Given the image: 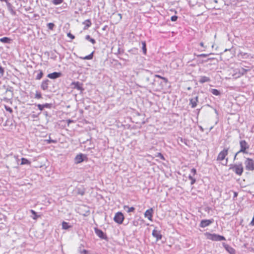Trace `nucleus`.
Returning a JSON list of instances; mask_svg holds the SVG:
<instances>
[{"instance_id": "obj_20", "label": "nucleus", "mask_w": 254, "mask_h": 254, "mask_svg": "<svg viewBox=\"0 0 254 254\" xmlns=\"http://www.w3.org/2000/svg\"><path fill=\"white\" fill-rule=\"evenodd\" d=\"M211 80L210 78L205 76H202L200 77V79L198 81L199 83L203 84L205 82H210Z\"/></svg>"}, {"instance_id": "obj_7", "label": "nucleus", "mask_w": 254, "mask_h": 254, "mask_svg": "<svg viewBox=\"0 0 254 254\" xmlns=\"http://www.w3.org/2000/svg\"><path fill=\"white\" fill-rule=\"evenodd\" d=\"M229 148H224L219 154L217 157V161H222L225 159L226 156L228 154Z\"/></svg>"}, {"instance_id": "obj_35", "label": "nucleus", "mask_w": 254, "mask_h": 254, "mask_svg": "<svg viewBox=\"0 0 254 254\" xmlns=\"http://www.w3.org/2000/svg\"><path fill=\"white\" fill-rule=\"evenodd\" d=\"M43 114L46 117L47 122L48 123L49 122V119L51 117V116L49 115V114L47 111L43 112Z\"/></svg>"}, {"instance_id": "obj_5", "label": "nucleus", "mask_w": 254, "mask_h": 254, "mask_svg": "<svg viewBox=\"0 0 254 254\" xmlns=\"http://www.w3.org/2000/svg\"><path fill=\"white\" fill-rule=\"evenodd\" d=\"M248 69H245L243 67L240 68H238L235 70V73L233 74V76H234L235 78H239L241 77L242 75H244L245 74L247 71H248Z\"/></svg>"}, {"instance_id": "obj_38", "label": "nucleus", "mask_w": 254, "mask_h": 254, "mask_svg": "<svg viewBox=\"0 0 254 254\" xmlns=\"http://www.w3.org/2000/svg\"><path fill=\"white\" fill-rule=\"evenodd\" d=\"M44 108H48V109H51L53 104H49V103H45L44 104H43Z\"/></svg>"}, {"instance_id": "obj_32", "label": "nucleus", "mask_w": 254, "mask_h": 254, "mask_svg": "<svg viewBox=\"0 0 254 254\" xmlns=\"http://www.w3.org/2000/svg\"><path fill=\"white\" fill-rule=\"evenodd\" d=\"M43 76V72L42 70L39 71V73L37 75L36 77V80H40L41 79Z\"/></svg>"}, {"instance_id": "obj_6", "label": "nucleus", "mask_w": 254, "mask_h": 254, "mask_svg": "<svg viewBox=\"0 0 254 254\" xmlns=\"http://www.w3.org/2000/svg\"><path fill=\"white\" fill-rule=\"evenodd\" d=\"M124 218V216L123 213L121 212H118L117 213H116L114 216V220L116 223L119 224H121L123 223Z\"/></svg>"}, {"instance_id": "obj_37", "label": "nucleus", "mask_w": 254, "mask_h": 254, "mask_svg": "<svg viewBox=\"0 0 254 254\" xmlns=\"http://www.w3.org/2000/svg\"><path fill=\"white\" fill-rule=\"evenodd\" d=\"M55 24L53 23H49L47 24V27L50 30H53Z\"/></svg>"}, {"instance_id": "obj_42", "label": "nucleus", "mask_w": 254, "mask_h": 254, "mask_svg": "<svg viewBox=\"0 0 254 254\" xmlns=\"http://www.w3.org/2000/svg\"><path fill=\"white\" fill-rule=\"evenodd\" d=\"M4 73V69L3 68L0 66V77L3 76Z\"/></svg>"}, {"instance_id": "obj_53", "label": "nucleus", "mask_w": 254, "mask_h": 254, "mask_svg": "<svg viewBox=\"0 0 254 254\" xmlns=\"http://www.w3.org/2000/svg\"><path fill=\"white\" fill-rule=\"evenodd\" d=\"M32 117L33 118H37V117H38V115H33L32 116Z\"/></svg>"}, {"instance_id": "obj_61", "label": "nucleus", "mask_w": 254, "mask_h": 254, "mask_svg": "<svg viewBox=\"0 0 254 254\" xmlns=\"http://www.w3.org/2000/svg\"><path fill=\"white\" fill-rule=\"evenodd\" d=\"M133 225H134V226H136V225H137L136 224V223H135V222H133Z\"/></svg>"}, {"instance_id": "obj_10", "label": "nucleus", "mask_w": 254, "mask_h": 254, "mask_svg": "<svg viewBox=\"0 0 254 254\" xmlns=\"http://www.w3.org/2000/svg\"><path fill=\"white\" fill-rule=\"evenodd\" d=\"M94 231L95 234L101 239L103 240H107V236L106 234L101 230L97 228H94Z\"/></svg>"}, {"instance_id": "obj_17", "label": "nucleus", "mask_w": 254, "mask_h": 254, "mask_svg": "<svg viewBox=\"0 0 254 254\" xmlns=\"http://www.w3.org/2000/svg\"><path fill=\"white\" fill-rule=\"evenodd\" d=\"M223 246L225 250L230 254H235V250L231 247L230 246L226 244L225 243L223 244Z\"/></svg>"}, {"instance_id": "obj_43", "label": "nucleus", "mask_w": 254, "mask_h": 254, "mask_svg": "<svg viewBox=\"0 0 254 254\" xmlns=\"http://www.w3.org/2000/svg\"><path fill=\"white\" fill-rule=\"evenodd\" d=\"M178 19V16L176 15H173L171 16V20L172 21H176Z\"/></svg>"}, {"instance_id": "obj_51", "label": "nucleus", "mask_w": 254, "mask_h": 254, "mask_svg": "<svg viewBox=\"0 0 254 254\" xmlns=\"http://www.w3.org/2000/svg\"><path fill=\"white\" fill-rule=\"evenodd\" d=\"M213 59H214V58H208L206 60L204 61V62H207L209 61H210V60H213Z\"/></svg>"}, {"instance_id": "obj_46", "label": "nucleus", "mask_w": 254, "mask_h": 254, "mask_svg": "<svg viewBox=\"0 0 254 254\" xmlns=\"http://www.w3.org/2000/svg\"><path fill=\"white\" fill-rule=\"evenodd\" d=\"M5 109L10 113L12 112V109L10 107L5 106Z\"/></svg>"}, {"instance_id": "obj_59", "label": "nucleus", "mask_w": 254, "mask_h": 254, "mask_svg": "<svg viewBox=\"0 0 254 254\" xmlns=\"http://www.w3.org/2000/svg\"><path fill=\"white\" fill-rule=\"evenodd\" d=\"M237 196V193L234 192V197H236Z\"/></svg>"}, {"instance_id": "obj_48", "label": "nucleus", "mask_w": 254, "mask_h": 254, "mask_svg": "<svg viewBox=\"0 0 254 254\" xmlns=\"http://www.w3.org/2000/svg\"><path fill=\"white\" fill-rule=\"evenodd\" d=\"M48 142L49 143H56L57 142V141L55 140H52V139H49L47 140Z\"/></svg>"}, {"instance_id": "obj_57", "label": "nucleus", "mask_w": 254, "mask_h": 254, "mask_svg": "<svg viewBox=\"0 0 254 254\" xmlns=\"http://www.w3.org/2000/svg\"><path fill=\"white\" fill-rule=\"evenodd\" d=\"M199 128L200 129V130H201V131H203V128H202V127L199 126Z\"/></svg>"}, {"instance_id": "obj_29", "label": "nucleus", "mask_w": 254, "mask_h": 254, "mask_svg": "<svg viewBox=\"0 0 254 254\" xmlns=\"http://www.w3.org/2000/svg\"><path fill=\"white\" fill-rule=\"evenodd\" d=\"M85 39L90 41L92 44H95L96 43V41L94 39L90 37V35H87L85 37Z\"/></svg>"}, {"instance_id": "obj_28", "label": "nucleus", "mask_w": 254, "mask_h": 254, "mask_svg": "<svg viewBox=\"0 0 254 254\" xmlns=\"http://www.w3.org/2000/svg\"><path fill=\"white\" fill-rule=\"evenodd\" d=\"M141 44L143 53L144 55H146L147 52L146 42L145 41H142Z\"/></svg>"}, {"instance_id": "obj_50", "label": "nucleus", "mask_w": 254, "mask_h": 254, "mask_svg": "<svg viewBox=\"0 0 254 254\" xmlns=\"http://www.w3.org/2000/svg\"><path fill=\"white\" fill-rule=\"evenodd\" d=\"M154 76H155V77L159 78H160V79H162V78H163V76H161V75H158V74H155V75H154Z\"/></svg>"}, {"instance_id": "obj_24", "label": "nucleus", "mask_w": 254, "mask_h": 254, "mask_svg": "<svg viewBox=\"0 0 254 254\" xmlns=\"http://www.w3.org/2000/svg\"><path fill=\"white\" fill-rule=\"evenodd\" d=\"M124 209L126 210L127 213L133 212L135 210V208L134 207H129L128 206L125 205Z\"/></svg>"}, {"instance_id": "obj_55", "label": "nucleus", "mask_w": 254, "mask_h": 254, "mask_svg": "<svg viewBox=\"0 0 254 254\" xmlns=\"http://www.w3.org/2000/svg\"><path fill=\"white\" fill-rule=\"evenodd\" d=\"M1 1H5L6 3L7 4V2H8L7 1V0H0Z\"/></svg>"}, {"instance_id": "obj_3", "label": "nucleus", "mask_w": 254, "mask_h": 254, "mask_svg": "<svg viewBox=\"0 0 254 254\" xmlns=\"http://www.w3.org/2000/svg\"><path fill=\"white\" fill-rule=\"evenodd\" d=\"M152 74L150 76L147 75H143L142 77L141 80L142 82L147 85H151L152 86H155L156 80L155 79H151Z\"/></svg>"}, {"instance_id": "obj_47", "label": "nucleus", "mask_w": 254, "mask_h": 254, "mask_svg": "<svg viewBox=\"0 0 254 254\" xmlns=\"http://www.w3.org/2000/svg\"><path fill=\"white\" fill-rule=\"evenodd\" d=\"M191 173H192L193 175H194L196 173V170L194 168H192L191 169Z\"/></svg>"}, {"instance_id": "obj_40", "label": "nucleus", "mask_w": 254, "mask_h": 254, "mask_svg": "<svg viewBox=\"0 0 254 254\" xmlns=\"http://www.w3.org/2000/svg\"><path fill=\"white\" fill-rule=\"evenodd\" d=\"M36 106L38 107V109L40 110L41 111H43L44 110V107L43 104H37Z\"/></svg>"}, {"instance_id": "obj_4", "label": "nucleus", "mask_w": 254, "mask_h": 254, "mask_svg": "<svg viewBox=\"0 0 254 254\" xmlns=\"http://www.w3.org/2000/svg\"><path fill=\"white\" fill-rule=\"evenodd\" d=\"M244 164L247 170H254V161L252 159L247 158L245 161Z\"/></svg>"}, {"instance_id": "obj_18", "label": "nucleus", "mask_w": 254, "mask_h": 254, "mask_svg": "<svg viewBox=\"0 0 254 254\" xmlns=\"http://www.w3.org/2000/svg\"><path fill=\"white\" fill-rule=\"evenodd\" d=\"M8 10L10 12L11 15H16V11L14 10V7L9 2H7L6 4Z\"/></svg>"}, {"instance_id": "obj_56", "label": "nucleus", "mask_w": 254, "mask_h": 254, "mask_svg": "<svg viewBox=\"0 0 254 254\" xmlns=\"http://www.w3.org/2000/svg\"><path fill=\"white\" fill-rule=\"evenodd\" d=\"M200 46H201V47H203L204 46V44H203V43L201 42V43H200Z\"/></svg>"}, {"instance_id": "obj_23", "label": "nucleus", "mask_w": 254, "mask_h": 254, "mask_svg": "<svg viewBox=\"0 0 254 254\" xmlns=\"http://www.w3.org/2000/svg\"><path fill=\"white\" fill-rule=\"evenodd\" d=\"M11 39L8 37H4L0 39V41L3 43L9 44L10 43Z\"/></svg>"}, {"instance_id": "obj_25", "label": "nucleus", "mask_w": 254, "mask_h": 254, "mask_svg": "<svg viewBox=\"0 0 254 254\" xmlns=\"http://www.w3.org/2000/svg\"><path fill=\"white\" fill-rule=\"evenodd\" d=\"M30 212L32 215L31 216V217L34 220H37L38 218H39L40 216V215H38L37 212L33 210H30Z\"/></svg>"}, {"instance_id": "obj_63", "label": "nucleus", "mask_w": 254, "mask_h": 254, "mask_svg": "<svg viewBox=\"0 0 254 254\" xmlns=\"http://www.w3.org/2000/svg\"><path fill=\"white\" fill-rule=\"evenodd\" d=\"M253 195L254 196V194Z\"/></svg>"}, {"instance_id": "obj_58", "label": "nucleus", "mask_w": 254, "mask_h": 254, "mask_svg": "<svg viewBox=\"0 0 254 254\" xmlns=\"http://www.w3.org/2000/svg\"><path fill=\"white\" fill-rule=\"evenodd\" d=\"M201 109H197L196 111H197V114H199L200 111Z\"/></svg>"}, {"instance_id": "obj_11", "label": "nucleus", "mask_w": 254, "mask_h": 254, "mask_svg": "<svg viewBox=\"0 0 254 254\" xmlns=\"http://www.w3.org/2000/svg\"><path fill=\"white\" fill-rule=\"evenodd\" d=\"M82 85L83 84L79 81L72 82L71 84L73 88L79 90L81 92H82L84 90L82 87Z\"/></svg>"}, {"instance_id": "obj_52", "label": "nucleus", "mask_w": 254, "mask_h": 254, "mask_svg": "<svg viewBox=\"0 0 254 254\" xmlns=\"http://www.w3.org/2000/svg\"><path fill=\"white\" fill-rule=\"evenodd\" d=\"M78 193L81 195H83L84 194V192L83 191H79Z\"/></svg>"}, {"instance_id": "obj_30", "label": "nucleus", "mask_w": 254, "mask_h": 254, "mask_svg": "<svg viewBox=\"0 0 254 254\" xmlns=\"http://www.w3.org/2000/svg\"><path fill=\"white\" fill-rule=\"evenodd\" d=\"M210 92L212 94L216 96H219L220 95V92L216 89H211Z\"/></svg>"}, {"instance_id": "obj_60", "label": "nucleus", "mask_w": 254, "mask_h": 254, "mask_svg": "<svg viewBox=\"0 0 254 254\" xmlns=\"http://www.w3.org/2000/svg\"><path fill=\"white\" fill-rule=\"evenodd\" d=\"M227 162H228V158H226V163H225V165H226Z\"/></svg>"}, {"instance_id": "obj_22", "label": "nucleus", "mask_w": 254, "mask_h": 254, "mask_svg": "<svg viewBox=\"0 0 254 254\" xmlns=\"http://www.w3.org/2000/svg\"><path fill=\"white\" fill-rule=\"evenodd\" d=\"M82 24L85 25V26L83 28L84 30L87 29L92 25V23L90 19H87L85 20L84 22H83Z\"/></svg>"}, {"instance_id": "obj_2", "label": "nucleus", "mask_w": 254, "mask_h": 254, "mask_svg": "<svg viewBox=\"0 0 254 254\" xmlns=\"http://www.w3.org/2000/svg\"><path fill=\"white\" fill-rule=\"evenodd\" d=\"M229 169L232 170L239 176L242 175L244 172L242 163L238 164H232L230 165Z\"/></svg>"}, {"instance_id": "obj_34", "label": "nucleus", "mask_w": 254, "mask_h": 254, "mask_svg": "<svg viewBox=\"0 0 254 254\" xmlns=\"http://www.w3.org/2000/svg\"><path fill=\"white\" fill-rule=\"evenodd\" d=\"M35 98L37 99H40L42 98L41 93L40 92L37 91L35 94Z\"/></svg>"}, {"instance_id": "obj_8", "label": "nucleus", "mask_w": 254, "mask_h": 254, "mask_svg": "<svg viewBox=\"0 0 254 254\" xmlns=\"http://www.w3.org/2000/svg\"><path fill=\"white\" fill-rule=\"evenodd\" d=\"M86 159H87V156L85 154L80 153L76 156L74 158V162L75 164H79Z\"/></svg>"}, {"instance_id": "obj_36", "label": "nucleus", "mask_w": 254, "mask_h": 254, "mask_svg": "<svg viewBox=\"0 0 254 254\" xmlns=\"http://www.w3.org/2000/svg\"><path fill=\"white\" fill-rule=\"evenodd\" d=\"M189 179L191 180V182H190V185H193L195 182H196V179L193 178L192 176H191L190 175L189 176Z\"/></svg>"}, {"instance_id": "obj_14", "label": "nucleus", "mask_w": 254, "mask_h": 254, "mask_svg": "<svg viewBox=\"0 0 254 254\" xmlns=\"http://www.w3.org/2000/svg\"><path fill=\"white\" fill-rule=\"evenodd\" d=\"M62 73L61 72H54L48 74L47 77L52 79H55L61 77Z\"/></svg>"}, {"instance_id": "obj_44", "label": "nucleus", "mask_w": 254, "mask_h": 254, "mask_svg": "<svg viewBox=\"0 0 254 254\" xmlns=\"http://www.w3.org/2000/svg\"><path fill=\"white\" fill-rule=\"evenodd\" d=\"M211 54H210V55ZM208 55H209V54H200V55H197V57H207Z\"/></svg>"}, {"instance_id": "obj_54", "label": "nucleus", "mask_w": 254, "mask_h": 254, "mask_svg": "<svg viewBox=\"0 0 254 254\" xmlns=\"http://www.w3.org/2000/svg\"><path fill=\"white\" fill-rule=\"evenodd\" d=\"M107 27V26H105L103 28H102V30H105L106 29V28Z\"/></svg>"}, {"instance_id": "obj_33", "label": "nucleus", "mask_w": 254, "mask_h": 254, "mask_svg": "<svg viewBox=\"0 0 254 254\" xmlns=\"http://www.w3.org/2000/svg\"><path fill=\"white\" fill-rule=\"evenodd\" d=\"M64 0H53L52 3L55 5H58L63 3Z\"/></svg>"}, {"instance_id": "obj_9", "label": "nucleus", "mask_w": 254, "mask_h": 254, "mask_svg": "<svg viewBox=\"0 0 254 254\" xmlns=\"http://www.w3.org/2000/svg\"><path fill=\"white\" fill-rule=\"evenodd\" d=\"M214 222L213 219H203L202 220L200 223L199 227L201 228H205L212 224Z\"/></svg>"}, {"instance_id": "obj_21", "label": "nucleus", "mask_w": 254, "mask_h": 254, "mask_svg": "<svg viewBox=\"0 0 254 254\" xmlns=\"http://www.w3.org/2000/svg\"><path fill=\"white\" fill-rule=\"evenodd\" d=\"M84 246L82 244H81L80 246L78 248V252L80 254H89V252L88 251L82 249V247H83Z\"/></svg>"}, {"instance_id": "obj_62", "label": "nucleus", "mask_w": 254, "mask_h": 254, "mask_svg": "<svg viewBox=\"0 0 254 254\" xmlns=\"http://www.w3.org/2000/svg\"><path fill=\"white\" fill-rule=\"evenodd\" d=\"M214 111H215V112L216 113H217V111L216 109H214Z\"/></svg>"}, {"instance_id": "obj_27", "label": "nucleus", "mask_w": 254, "mask_h": 254, "mask_svg": "<svg viewBox=\"0 0 254 254\" xmlns=\"http://www.w3.org/2000/svg\"><path fill=\"white\" fill-rule=\"evenodd\" d=\"M31 162L28 160L27 159L25 158H21V162L20 163V165H30Z\"/></svg>"}, {"instance_id": "obj_15", "label": "nucleus", "mask_w": 254, "mask_h": 254, "mask_svg": "<svg viewBox=\"0 0 254 254\" xmlns=\"http://www.w3.org/2000/svg\"><path fill=\"white\" fill-rule=\"evenodd\" d=\"M152 236L156 239V241L161 240L162 238V235L160 231L154 229L152 233Z\"/></svg>"}, {"instance_id": "obj_49", "label": "nucleus", "mask_w": 254, "mask_h": 254, "mask_svg": "<svg viewBox=\"0 0 254 254\" xmlns=\"http://www.w3.org/2000/svg\"><path fill=\"white\" fill-rule=\"evenodd\" d=\"M162 79L163 80V81L167 83L168 82V80L167 78L163 77V78H162Z\"/></svg>"}, {"instance_id": "obj_19", "label": "nucleus", "mask_w": 254, "mask_h": 254, "mask_svg": "<svg viewBox=\"0 0 254 254\" xmlns=\"http://www.w3.org/2000/svg\"><path fill=\"white\" fill-rule=\"evenodd\" d=\"M207 239L214 241H218V234L207 233Z\"/></svg>"}, {"instance_id": "obj_31", "label": "nucleus", "mask_w": 254, "mask_h": 254, "mask_svg": "<svg viewBox=\"0 0 254 254\" xmlns=\"http://www.w3.org/2000/svg\"><path fill=\"white\" fill-rule=\"evenodd\" d=\"M70 226L69 225L68 223L64 221L62 223V227L63 229H68Z\"/></svg>"}, {"instance_id": "obj_1", "label": "nucleus", "mask_w": 254, "mask_h": 254, "mask_svg": "<svg viewBox=\"0 0 254 254\" xmlns=\"http://www.w3.org/2000/svg\"><path fill=\"white\" fill-rule=\"evenodd\" d=\"M240 149L239 151H238L234 156V159L235 160L236 158L237 155L239 154L240 153H243L244 154H248V152L247 151V150L249 149L250 145L248 143V142H246L245 140H241L240 141Z\"/></svg>"}, {"instance_id": "obj_39", "label": "nucleus", "mask_w": 254, "mask_h": 254, "mask_svg": "<svg viewBox=\"0 0 254 254\" xmlns=\"http://www.w3.org/2000/svg\"><path fill=\"white\" fill-rule=\"evenodd\" d=\"M217 240H218V241H221L226 240V239L224 236L218 235V239Z\"/></svg>"}, {"instance_id": "obj_45", "label": "nucleus", "mask_w": 254, "mask_h": 254, "mask_svg": "<svg viewBox=\"0 0 254 254\" xmlns=\"http://www.w3.org/2000/svg\"><path fill=\"white\" fill-rule=\"evenodd\" d=\"M67 37L71 38V39H73L75 38L74 36L73 35H72V34H71L70 33H67Z\"/></svg>"}, {"instance_id": "obj_16", "label": "nucleus", "mask_w": 254, "mask_h": 254, "mask_svg": "<svg viewBox=\"0 0 254 254\" xmlns=\"http://www.w3.org/2000/svg\"><path fill=\"white\" fill-rule=\"evenodd\" d=\"M50 81L49 79H46L43 81L41 85V88L43 90H47L48 89V86Z\"/></svg>"}, {"instance_id": "obj_26", "label": "nucleus", "mask_w": 254, "mask_h": 254, "mask_svg": "<svg viewBox=\"0 0 254 254\" xmlns=\"http://www.w3.org/2000/svg\"><path fill=\"white\" fill-rule=\"evenodd\" d=\"M94 52L93 51L89 55H87V56H86L85 57H79V58L81 59H82V60H92L93 57Z\"/></svg>"}, {"instance_id": "obj_41", "label": "nucleus", "mask_w": 254, "mask_h": 254, "mask_svg": "<svg viewBox=\"0 0 254 254\" xmlns=\"http://www.w3.org/2000/svg\"><path fill=\"white\" fill-rule=\"evenodd\" d=\"M156 157H159L162 160H165V158H164V156L161 153H157Z\"/></svg>"}, {"instance_id": "obj_12", "label": "nucleus", "mask_w": 254, "mask_h": 254, "mask_svg": "<svg viewBox=\"0 0 254 254\" xmlns=\"http://www.w3.org/2000/svg\"><path fill=\"white\" fill-rule=\"evenodd\" d=\"M189 101V105L190 106L191 108H195L197 105V103L198 102V96H196L194 98L190 99Z\"/></svg>"}, {"instance_id": "obj_13", "label": "nucleus", "mask_w": 254, "mask_h": 254, "mask_svg": "<svg viewBox=\"0 0 254 254\" xmlns=\"http://www.w3.org/2000/svg\"><path fill=\"white\" fill-rule=\"evenodd\" d=\"M153 214V209L152 208L147 209L144 213L145 217L148 218V220L152 221Z\"/></svg>"}]
</instances>
